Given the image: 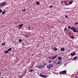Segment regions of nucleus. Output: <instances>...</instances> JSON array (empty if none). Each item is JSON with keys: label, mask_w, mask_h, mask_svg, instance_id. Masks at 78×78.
I'll list each match as a JSON object with an SVG mask.
<instances>
[{"label": "nucleus", "mask_w": 78, "mask_h": 78, "mask_svg": "<svg viewBox=\"0 0 78 78\" xmlns=\"http://www.w3.org/2000/svg\"><path fill=\"white\" fill-rule=\"evenodd\" d=\"M65 17L67 19H68L69 18L68 17H67V15L65 16Z\"/></svg>", "instance_id": "30"}, {"label": "nucleus", "mask_w": 78, "mask_h": 78, "mask_svg": "<svg viewBox=\"0 0 78 78\" xmlns=\"http://www.w3.org/2000/svg\"><path fill=\"white\" fill-rule=\"evenodd\" d=\"M51 62V61H48V62L49 63H50V62Z\"/></svg>", "instance_id": "33"}, {"label": "nucleus", "mask_w": 78, "mask_h": 78, "mask_svg": "<svg viewBox=\"0 0 78 78\" xmlns=\"http://www.w3.org/2000/svg\"><path fill=\"white\" fill-rule=\"evenodd\" d=\"M22 11H23V12H25V11H26V9L25 7H24L22 9Z\"/></svg>", "instance_id": "10"}, {"label": "nucleus", "mask_w": 78, "mask_h": 78, "mask_svg": "<svg viewBox=\"0 0 78 78\" xmlns=\"http://www.w3.org/2000/svg\"><path fill=\"white\" fill-rule=\"evenodd\" d=\"M23 44L24 45H25V44H24L23 43Z\"/></svg>", "instance_id": "36"}, {"label": "nucleus", "mask_w": 78, "mask_h": 78, "mask_svg": "<svg viewBox=\"0 0 78 78\" xmlns=\"http://www.w3.org/2000/svg\"><path fill=\"white\" fill-rule=\"evenodd\" d=\"M22 77H23V76L22 75L19 76V78H22Z\"/></svg>", "instance_id": "26"}, {"label": "nucleus", "mask_w": 78, "mask_h": 78, "mask_svg": "<svg viewBox=\"0 0 78 78\" xmlns=\"http://www.w3.org/2000/svg\"><path fill=\"white\" fill-rule=\"evenodd\" d=\"M64 2V1H61V3L62 4H63V2Z\"/></svg>", "instance_id": "27"}, {"label": "nucleus", "mask_w": 78, "mask_h": 78, "mask_svg": "<svg viewBox=\"0 0 78 78\" xmlns=\"http://www.w3.org/2000/svg\"><path fill=\"white\" fill-rule=\"evenodd\" d=\"M50 58H51V57H49V59H50Z\"/></svg>", "instance_id": "37"}, {"label": "nucleus", "mask_w": 78, "mask_h": 78, "mask_svg": "<svg viewBox=\"0 0 78 78\" xmlns=\"http://www.w3.org/2000/svg\"><path fill=\"white\" fill-rule=\"evenodd\" d=\"M75 29V27H71V30H74Z\"/></svg>", "instance_id": "16"}, {"label": "nucleus", "mask_w": 78, "mask_h": 78, "mask_svg": "<svg viewBox=\"0 0 78 78\" xmlns=\"http://www.w3.org/2000/svg\"><path fill=\"white\" fill-rule=\"evenodd\" d=\"M70 55L71 56H74V55H75V52H73V53H71Z\"/></svg>", "instance_id": "11"}, {"label": "nucleus", "mask_w": 78, "mask_h": 78, "mask_svg": "<svg viewBox=\"0 0 78 78\" xmlns=\"http://www.w3.org/2000/svg\"><path fill=\"white\" fill-rule=\"evenodd\" d=\"M65 5L66 6H67V5H69V4H68V3H66L65 4Z\"/></svg>", "instance_id": "32"}, {"label": "nucleus", "mask_w": 78, "mask_h": 78, "mask_svg": "<svg viewBox=\"0 0 78 78\" xmlns=\"http://www.w3.org/2000/svg\"><path fill=\"white\" fill-rule=\"evenodd\" d=\"M53 7V5H50L49 6V8H51Z\"/></svg>", "instance_id": "25"}, {"label": "nucleus", "mask_w": 78, "mask_h": 78, "mask_svg": "<svg viewBox=\"0 0 78 78\" xmlns=\"http://www.w3.org/2000/svg\"><path fill=\"white\" fill-rule=\"evenodd\" d=\"M5 53H8V51H5Z\"/></svg>", "instance_id": "22"}, {"label": "nucleus", "mask_w": 78, "mask_h": 78, "mask_svg": "<svg viewBox=\"0 0 78 78\" xmlns=\"http://www.w3.org/2000/svg\"><path fill=\"white\" fill-rule=\"evenodd\" d=\"M72 3H73V1H70L69 2V5H71V4H72Z\"/></svg>", "instance_id": "17"}, {"label": "nucleus", "mask_w": 78, "mask_h": 78, "mask_svg": "<svg viewBox=\"0 0 78 78\" xmlns=\"http://www.w3.org/2000/svg\"><path fill=\"white\" fill-rule=\"evenodd\" d=\"M30 28H29V29H28V30H30Z\"/></svg>", "instance_id": "42"}, {"label": "nucleus", "mask_w": 78, "mask_h": 78, "mask_svg": "<svg viewBox=\"0 0 78 78\" xmlns=\"http://www.w3.org/2000/svg\"><path fill=\"white\" fill-rule=\"evenodd\" d=\"M46 66V64L44 63L43 65H39L37 66V68H38V69H41V68H42L44 66Z\"/></svg>", "instance_id": "1"}, {"label": "nucleus", "mask_w": 78, "mask_h": 78, "mask_svg": "<svg viewBox=\"0 0 78 78\" xmlns=\"http://www.w3.org/2000/svg\"><path fill=\"white\" fill-rule=\"evenodd\" d=\"M75 29H73V31L74 32H77L78 33V31L76 30H75Z\"/></svg>", "instance_id": "21"}, {"label": "nucleus", "mask_w": 78, "mask_h": 78, "mask_svg": "<svg viewBox=\"0 0 78 78\" xmlns=\"http://www.w3.org/2000/svg\"><path fill=\"white\" fill-rule=\"evenodd\" d=\"M65 22V21H62V22Z\"/></svg>", "instance_id": "40"}, {"label": "nucleus", "mask_w": 78, "mask_h": 78, "mask_svg": "<svg viewBox=\"0 0 78 78\" xmlns=\"http://www.w3.org/2000/svg\"><path fill=\"white\" fill-rule=\"evenodd\" d=\"M5 12L6 11H5V10H4V12H2V14H5Z\"/></svg>", "instance_id": "15"}, {"label": "nucleus", "mask_w": 78, "mask_h": 78, "mask_svg": "<svg viewBox=\"0 0 78 78\" xmlns=\"http://www.w3.org/2000/svg\"><path fill=\"white\" fill-rule=\"evenodd\" d=\"M77 58V57L76 56L74 57V58H73V60H75L76 58Z\"/></svg>", "instance_id": "19"}, {"label": "nucleus", "mask_w": 78, "mask_h": 78, "mask_svg": "<svg viewBox=\"0 0 78 78\" xmlns=\"http://www.w3.org/2000/svg\"><path fill=\"white\" fill-rule=\"evenodd\" d=\"M39 76H41V77H43V78H46V76L43 75L42 74H39Z\"/></svg>", "instance_id": "8"}, {"label": "nucleus", "mask_w": 78, "mask_h": 78, "mask_svg": "<svg viewBox=\"0 0 78 78\" xmlns=\"http://www.w3.org/2000/svg\"><path fill=\"white\" fill-rule=\"evenodd\" d=\"M67 30H69L67 29Z\"/></svg>", "instance_id": "46"}, {"label": "nucleus", "mask_w": 78, "mask_h": 78, "mask_svg": "<svg viewBox=\"0 0 78 78\" xmlns=\"http://www.w3.org/2000/svg\"><path fill=\"white\" fill-rule=\"evenodd\" d=\"M11 50H12V48H10L8 50V51H9Z\"/></svg>", "instance_id": "18"}, {"label": "nucleus", "mask_w": 78, "mask_h": 78, "mask_svg": "<svg viewBox=\"0 0 78 78\" xmlns=\"http://www.w3.org/2000/svg\"><path fill=\"white\" fill-rule=\"evenodd\" d=\"M68 28V29H70V28H71V27H70V26H69Z\"/></svg>", "instance_id": "29"}, {"label": "nucleus", "mask_w": 78, "mask_h": 78, "mask_svg": "<svg viewBox=\"0 0 78 78\" xmlns=\"http://www.w3.org/2000/svg\"><path fill=\"white\" fill-rule=\"evenodd\" d=\"M64 3H66V1H64Z\"/></svg>", "instance_id": "34"}, {"label": "nucleus", "mask_w": 78, "mask_h": 78, "mask_svg": "<svg viewBox=\"0 0 78 78\" xmlns=\"http://www.w3.org/2000/svg\"><path fill=\"white\" fill-rule=\"evenodd\" d=\"M66 73H67V71H66V70H64L61 72L60 73L62 75H64V74H66Z\"/></svg>", "instance_id": "3"}, {"label": "nucleus", "mask_w": 78, "mask_h": 78, "mask_svg": "<svg viewBox=\"0 0 78 78\" xmlns=\"http://www.w3.org/2000/svg\"><path fill=\"white\" fill-rule=\"evenodd\" d=\"M77 24H78V22H77Z\"/></svg>", "instance_id": "45"}, {"label": "nucleus", "mask_w": 78, "mask_h": 78, "mask_svg": "<svg viewBox=\"0 0 78 78\" xmlns=\"http://www.w3.org/2000/svg\"><path fill=\"white\" fill-rule=\"evenodd\" d=\"M23 24H20V25H19L18 26V28H19V29H20V28H21L22 27V26H23Z\"/></svg>", "instance_id": "7"}, {"label": "nucleus", "mask_w": 78, "mask_h": 78, "mask_svg": "<svg viewBox=\"0 0 78 78\" xmlns=\"http://www.w3.org/2000/svg\"><path fill=\"white\" fill-rule=\"evenodd\" d=\"M70 37L71 39H74V37L73 36H71Z\"/></svg>", "instance_id": "24"}, {"label": "nucleus", "mask_w": 78, "mask_h": 78, "mask_svg": "<svg viewBox=\"0 0 78 78\" xmlns=\"http://www.w3.org/2000/svg\"><path fill=\"white\" fill-rule=\"evenodd\" d=\"M61 51H64V50H65V48H62L60 50Z\"/></svg>", "instance_id": "12"}, {"label": "nucleus", "mask_w": 78, "mask_h": 78, "mask_svg": "<svg viewBox=\"0 0 78 78\" xmlns=\"http://www.w3.org/2000/svg\"><path fill=\"white\" fill-rule=\"evenodd\" d=\"M0 13H2V10L1 9H0Z\"/></svg>", "instance_id": "31"}, {"label": "nucleus", "mask_w": 78, "mask_h": 78, "mask_svg": "<svg viewBox=\"0 0 78 78\" xmlns=\"http://www.w3.org/2000/svg\"><path fill=\"white\" fill-rule=\"evenodd\" d=\"M77 24H78L77 23H75V25H77Z\"/></svg>", "instance_id": "35"}, {"label": "nucleus", "mask_w": 78, "mask_h": 78, "mask_svg": "<svg viewBox=\"0 0 78 78\" xmlns=\"http://www.w3.org/2000/svg\"><path fill=\"white\" fill-rule=\"evenodd\" d=\"M1 75V72H0V75Z\"/></svg>", "instance_id": "41"}, {"label": "nucleus", "mask_w": 78, "mask_h": 78, "mask_svg": "<svg viewBox=\"0 0 78 78\" xmlns=\"http://www.w3.org/2000/svg\"><path fill=\"white\" fill-rule=\"evenodd\" d=\"M65 31H66V28L65 29Z\"/></svg>", "instance_id": "38"}, {"label": "nucleus", "mask_w": 78, "mask_h": 78, "mask_svg": "<svg viewBox=\"0 0 78 78\" xmlns=\"http://www.w3.org/2000/svg\"><path fill=\"white\" fill-rule=\"evenodd\" d=\"M36 4H37V5H40V3L39 2L37 1L36 2Z\"/></svg>", "instance_id": "14"}, {"label": "nucleus", "mask_w": 78, "mask_h": 78, "mask_svg": "<svg viewBox=\"0 0 78 78\" xmlns=\"http://www.w3.org/2000/svg\"><path fill=\"white\" fill-rule=\"evenodd\" d=\"M30 26H29V28H30V29L31 28H30Z\"/></svg>", "instance_id": "39"}, {"label": "nucleus", "mask_w": 78, "mask_h": 78, "mask_svg": "<svg viewBox=\"0 0 78 78\" xmlns=\"http://www.w3.org/2000/svg\"><path fill=\"white\" fill-rule=\"evenodd\" d=\"M53 67V65L51 63L49 64L47 66V67L49 69H51V68Z\"/></svg>", "instance_id": "2"}, {"label": "nucleus", "mask_w": 78, "mask_h": 78, "mask_svg": "<svg viewBox=\"0 0 78 78\" xmlns=\"http://www.w3.org/2000/svg\"><path fill=\"white\" fill-rule=\"evenodd\" d=\"M5 45V43H4L2 44V46H4V45Z\"/></svg>", "instance_id": "23"}, {"label": "nucleus", "mask_w": 78, "mask_h": 78, "mask_svg": "<svg viewBox=\"0 0 78 78\" xmlns=\"http://www.w3.org/2000/svg\"><path fill=\"white\" fill-rule=\"evenodd\" d=\"M33 55H34V54H33V55H32V56H33Z\"/></svg>", "instance_id": "44"}, {"label": "nucleus", "mask_w": 78, "mask_h": 78, "mask_svg": "<svg viewBox=\"0 0 78 78\" xmlns=\"http://www.w3.org/2000/svg\"><path fill=\"white\" fill-rule=\"evenodd\" d=\"M22 40L21 39H20L19 40V42H22Z\"/></svg>", "instance_id": "20"}, {"label": "nucleus", "mask_w": 78, "mask_h": 78, "mask_svg": "<svg viewBox=\"0 0 78 78\" xmlns=\"http://www.w3.org/2000/svg\"><path fill=\"white\" fill-rule=\"evenodd\" d=\"M61 63H62V61H58L57 63L56 64V66L59 65V64H61Z\"/></svg>", "instance_id": "5"}, {"label": "nucleus", "mask_w": 78, "mask_h": 78, "mask_svg": "<svg viewBox=\"0 0 78 78\" xmlns=\"http://www.w3.org/2000/svg\"><path fill=\"white\" fill-rule=\"evenodd\" d=\"M58 61H61L62 59V58L61 57H59L58 58Z\"/></svg>", "instance_id": "13"}, {"label": "nucleus", "mask_w": 78, "mask_h": 78, "mask_svg": "<svg viewBox=\"0 0 78 78\" xmlns=\"http://www.w3.org/2000/svg\"><path fill=\"white\" fill-rule=\"evenodd\" d=\"M57 57V55H55L54 56H52L51 57L52 59L53 60V59H55V58H56Z\"/></svg>", "instance_id": "6"}, {"label": "nucleus", "mask_w": 78, "mask_h": 78, "mask_svg": "<svg viewBox=\"0 0 78 78\" xmlns=\"http://www.w3.org/2000/svg\"><path fill=\"white\" fill-rule=\"evenodd\" d=\"M6 2H3L1 4L0 6H5L6 5Z\"/></svg>", "instance_id": "4"}, {"label": "nucleus", "mask_w": 78, "mask_h": 78, "mask_svg": "<svg viewBox=\"0 0 78 78\" xmlns=\"http://www.w3.org/2000/svg\"><path fill=\"white\" fill-rule=\"evenodd\" d=\"M58 50V48H56V47H55L54 48H52V50H54V51H56Z\"/></svg>", "instance_id": "9"}, {"label": "nucleus", "mask_w": 78, "mask_h": 78, "mask_svg": "<svg viewBox=\"0 0 78 78\" xmlns=\"http://www.w3.org/2000/svg\"><path fill=\"white\" fill-rule=\"evenodd\" d=\"M70 34V32L69 34Z\"/></svg>", "instance_id": "43"}, {"label": "nucleus", "mask_w": 78, "mask_h": 78, "mask_svg": "<svg viewBox=\"0 0 78 78\" xmlns=\"http://www.w3.org/2000/svg\"><path fill=\"white\" fill-rule=\"evenodd\" d=\"M33 69H31L29 70V72H33Z\"/></svg>", "instance_id": "28"}]
</instances>
